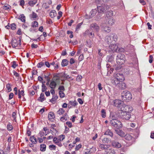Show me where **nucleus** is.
Segmentation results:
<instances>
[{
  "label": "nucleus",
  "instance_id": "obj_33",
  "mask_svg": "<svg viewBox=\"0 0 154 154\" xmlns=\"http://www.w3.org/2000/svg\"><path fill=\"white\" fill-rule=\"evenodd\" d=\"M38 26V23L36 21L33 22L31 24V27L33 28H35Z\"/></svg>",
  "mask_w": 154,
  "mask_h": 154
},
{
  "label": "nucleus",
  "instance_id": "obj_19",
  "mask_svg": "<svg viewBox=\"0 0 154 154\" xmlns=\"http://www.w3.org/2000/svg\"><path fill=\"white\" fill-rule=\"evenodd\" d=\"M101 27L103 30L106 32L109 33L111 31L110 28L109 26H105L104 25H102Z\"/></svg>",
  "mask_w": 154,
  "mask_h": 154
},
{
  "label": "nucleus",
  "instance_id": "obj_32",
  "mask_svg": "<svg viewBox=\"0 0 154 154\" xmlns=\"http://www.w3.org/2000/svg\"><path fill=\"white\" fill-rule=\"evenodd\" d=\"M110 45L109 46V48L112 51H115L117 49V46L115 44H110Z\"/></svg>",
  "mask_w": 154,
  "mask_h": 154
},
{
  "label": "nucleus",
  "instance_id": "obj_30",
  "mask_svg": "<svg viewBox=\"0 0 154 154\" xmlns=\"http://www.w3.org/2000/svg\"><path fill=\"white\" fill-rule=\"evenodd\" d=\"M69 61L66 59H63L61 62V65L62 66L64 67L66 66L68 63Z\"/></svg>",
  "mask_w": 154,
  "mask_h": 154
},
{
  "label": "nucleus",
  "instance_id": "obj_4",
  "mask_svg": "<svg viewBox=\"0 0 154 154\" xmlns=\"http://www.w3.org/2000/svg\"><path fill=\"white\" fill-rule=\"evenodd\" d=\"M122 99L124 100H130L132 98L131 93L128 91H125L122 93Z\"/></svg>",
  "mask_w": 154,
  "mask_h": 154
},
{
  "label": "nucleus",
  "instance_id": "obj_42",
  "mask_svg": "<svg viewBox=\"0 0 154 154\" xmlns=\"http://www.w3.org/2000/svg\"><path fill=\"white\" fill-rule=\"evenodd\" d=\"M101 115L103 118H105L106 116V113L104 109H102L101 111Z\"/></svg>",
  "mask_w": 154,
  "mask_h": 154
},
{
  "label": "nucleus",
  "instance_id": "obj_34",
  "mask_svg": "<svg viewBox=\"0 0 154 154\" xmlns=\"http://www.w3.org/2000/svg\"><path fill=\"white\" fill-rule=\"evenodd\" d=\"M106 154H115V152L114 151L111 149H107L106 151Z\"/></svg>",
  "mask_w": 154,
  "mask_h": 154
},
{
  "label": "nucleus",
  "instance_id": "obj_2",
  "mask_svg": "<svg viewBox=\"0 0 154 154\" xmlns=\"http://www.w3.org/2000/svg\"><path fill=\"white\" fill-rule=\"evenodd\" d=\"M113 12L112 11H109L107 15L106 20L109 25H112L114 24V20L113 19Z\"/></svg>",
  "mask_w": 154,
  "mask_h": 154
},
{
  "label": "nucleus",
  "instance_id": "obj_53",
  "mask_svg": "<svg viewBox=\"0 0 154 154\" xmlns=\"http://www.w3.org/2000/svg\"><path fill=\"white\" fill-rule=\"evenodd\" d=\"M82 23H79L77 25L76 28V30H78L81 27V26L82 25Z\"/></svg>",
  "mask_w": 154,
  "mask_h": 154
},
{
  "label": "nucleus",
  "instance_id": "obj_63",
  "mask_svg": "<svg viewBox=\"0 0 154 154\" xmlns=\"http://www.w3.org/2000/svg\"><path fill=\"white\" fill-rule=\"evenodd\" d=\"M56 127V125L55 124L51 125V127L55 131L57 132L56 130L55 129V128Z\"/></svg>",
  "mask_w": 154,
  "mask_h": 154
},
{
  "label": "nucleus",
  "instance_id": "obj_62",
  "mask_svg": "<svg viewBox=\"0 0 154 154\" xmlns=\"http://www.w3.org/2000/svg\"><path fill=\"white\" fill-rule=\"evenodd\" d=\"M14 94L13 93H11L9 95V99L11 100L12 99L14 96Z\"/></svg>",
  "mask_w": 154,
  "mask_h": 154
},
{
  "label": "nucleus",
  "instance_id": "obj_8",
  "mask_svg": "<svg viewBox=\"0 0 154 154\" xmlns=\"http://www.w3.org/2000/svg\"><path fill=\"white\" fill-rule=\"evenodd\" d=\"M21 40L19 38L13 39L11 42L12 47L16 48L18 46H20L21 45Z\"/></svg>",
  "mask_w": 154,
  "mask_h": 154
},
{
  "label": "nucleus",
  "instance_id": "obj_20",
  "mask_svg": "<svg viewBox=\"0 0 154 154\" xmlns=\"http://www.w3.org/2000/svg\"><path fill=\"white\" fill-rule=\"evenodd\" d=\"M57 86V83L54 81H52L49 85V87L51 89H54Z\"/></svg>",
  "mask_w": 154,
  "mask_h": 154
},
{
  "label": "nucleus",
  "instance_id": "obj_49",
  "mask_svg": "<svg viewBox=\"0 0 154 154\" xmlns=\"http://www.w3.org/2000/svg\"><path fill=\"white\" fill-rule=\"evenodd\" d=\"M12 67L14 68H15L18 65L16 63V62L15 61H14L12 62Z\"/></svg>",
  "mask_w": 154,
  "mask_h": 154
},
{
  "label": "nucleus",
  "instance_id": "obj_38",
  "mask_svg": "<svg viewBox=\"0 0 154 154\" xmlns=\"http://www.w3.org/2000/svg\"><path fill=\"white\" fill-rule=\"evenodd\" d=\"M13 127L11 123L9 122L7 125V129L9 131H11L13 129Z\"/></svg>",
  "mask_w": 154,
  "mask_h": 154
},
{
  "label": "nucleus",
  "instance_id": "obj_35",
  "mask_svg": "<svg viewBox=\"0 0 154 154\" xmlns=\"http://www.w3.org/2000/svg\"><path fill=\"white\" fill-rule=\"evenodd\" d=\"M30 17L31 18L33 19V20H35V19L38 17V16L36 13L33 12L32 14L30 15Z\"/></svg>",
  "mask_w": 154,
  "mask_h": 154
},
{
  "label": "nucleus",
  "instance_id": "obj_17",
  "mask_svg": "<svg viewBox=\"0 0 154 154\" xmlns=\"http://www.w3.org/2000/svg\"><path fill=\"white\" fill-rule=\"evenodd\" d=\"M120 89H124L126 88V86L125 84L124 83L120 82L117 86Z\"/></svg>",
  "mask_w": 154,
  "mask_h": 154
},
{
  "label": "nucleus",
  "instance_id": "obj_39",
  "mask_svg": "<svg viewBox=\"0 0 154 154\" xmlns=\"http://www.w3.org/2000/svg\"><path fill=\"white\" fill-rule=\"evenodd\" d=\"M65 112L63 108L60 109L57 111V113L59 115L63 114Z\"/></svg>",
  "mask_w": 154,
  "mask_h": 154
},
{
  "label": "nucleus",
  "instance_id": "obj_24",
  "mask_svg": "<svg viewBox=\"0 0 154 154\" xmlns=\"http://www.w3.org/2000/svg\"><path fill=\"white\" fill-rule=\"evenodd\" d=\"M105 135H108L111 137H113V133L112 132L110 131V130L108 129L104 133Z\"/></svg>",
  "mask_w": 154,
  "mask_h": 154
},
{
  "label": "nucleus",
  "instance_id": "obj_59",
  "mask_svg": "<svg viewBox=\"0 0 154 154\" xmlns=\"http://www.w3.org/2000/svg\"><path fill=\"white\" fill-rule=\"evenodd\" d=\"M67 120V119L65 116H63L60 119L61 121L64 122Z\"/></svg>",
  "mask_w": 154,
  "mask_h": 154
},
{
  "label": "nucleus",
  "instance_id": "obj_51",
  "mask_svg": "<svg viewBox=\"0 0 154 154\" xmlns=\"http://www.w3.org/2000/svg\"><path fill=\"white\" fill-rule=\"evenodd\" d=\"M45 65V63L42 62H41L37 64V67L38 68H41L42 66Z\"/></svg>",
  "mask_w": 154,
  "mask_h": 154
},
{
  "label": "nucleus",
  "instance_id": "obj_47",
  "mask_svg": "<svg viewBox=\"0 0 154 154\" xmlns=\"http://www.w3.org/2000/svg\"><path fill=\"white\" fill-rule=\"evenodd\" d=\"M44 78H45V80L47 81V82H49L50 80V78L49 77V75H44Z\"/></svg>",
  "mask_w": 154,
  "mask_h": 154
},
{
  "label": "nucleus",
  "instance_id": "obj_26",
  "mask_svg": "<svg viewBox=\"0 0 154 154\" xmlns=\"http://www.w3.org/2000/svg\"><path fill=\"white\" fill-rule=\"evenodd\" d=\"M45 100L44 94V93H42L40 94V97L38 99V100L41 102H42Z\"/></svg>",
  "mask_w": 154,
  "mask_h": 154
},
{
  "label": "nucleus",
  "instance_id": "obj_27",
  "mask_svg": "<svg viewBox=\"0 0 154 154\" xmlns=\"http://www.w3.org/2000/svg\"><path fill=\"white\" fill-rule=\"evenodd\" d=\"M25 94H24V91L23 90H18V98L20 99L21 98V97L23 96Z\"/></svg>",
  "mask_w": 154,
  "mask_h": 154
},
{
  "label": "nucleus",
  "instance_id": "obj_41",
  "mask_svg": "<svg viewBox=\"0 0 154 154\" xmlns=\"http://www.w3.org/2000/svg\"><path fill=\"white\" fill-rule=\"evenodd\" d=\"M97 12V11L96 9H94L92 10L90 12L91 17L94 16Z\"/></svg>",
  "mask_w": 154,
  "mask_h": 154
},
{
  "label": "nucleus",
  "instance_id": "obj_56",
  "mask_svg": "<svg viewBox=\"0 0 154 154\" xmlns=\"http://www.w3.org/2000/svg\"><path fill=\"white\" fill-rule=\"evenodd\" d=\"M11 29L13 30H15L16 28V25L14 23H12L11 25Z\"/></svg>",
  "mask_w": 154,
  "mask_h": 154
},
{
  "label": "nucleus",
  "instance_id": "obj_1",
  "mask_svg": "<svg viewBox=\"0 0 154 154\" xmlns=\"http://www.w3.org/2000/svg\"><path fill=\"white\" fill-rule=\"evenodd\" d=\"M132 110V108L129 106H126L125 107H122L121 109L119 110V114L120 117L126 120H128L131 117L130 112Z\"/></svg>",
  "mask_w": 154,
  "mask_h": 154
},
{
  "label": "nucleus",
  "instance_id": "obj_10",
  "mask_svg": "<svg viewBox=\"0 0 154 154\" xmlns=\"http://www.w3.org/2000/svg\"><path fill=\"white\" fill-rule=\"evenodd\" d=\"M90 29L96 32H98L100 30V27L97 23H92L90 26Z\"/></svg>",
  "mask_w": 154,
  "mask_h": 154
},
{
  "label": "nucleus",
  "instance_id": "obj_23",
  "mask_svg": "<svg viewBox=\"0 0 154 154\" xmlns=\"http://www.w3.org/2000/svg\"><path fill=\"white\" fill-rule=\"evenodd\" d=\"M37 2V0H29L28 4L31 6H33Z\"/></svg>",
  "mask_w": 154,
  "mask_h": 154
},
{
  "label": "nucleus",
  "instance_id": "obj_29",
  "mask_svg": "<svg viewBox=\"0 0 154 154\" xmlns=\"http://www.w3.org/2000/svg\"><path fill=\"white\" fill-rule=\"evenodd\" d=\"M57 15L56 11L54 10L51 11L50 13V16L51 18H54Z\"/></svg>",
  "mask_w": 154,
  "mask_h": 154
},
{
  "label": "nucleus",
  "instance_id": "obj_5",
  "mask_svg": "<svg viewBox=\"0 0 154 154\" xmlns=\"http://www.w3.org/2000/svg\"><path fill=\"white\" fill-rule=\"evenodd\" d=\"M113 105L119 108V110L121 109V108L122 107H125L123 105V102L121 100L116 99L113 101Z\"/></svg>",
  "mask_w": 154,
  "mask_h": 154
},
{
  "label": "nucleus",
  "instance_id": "obj_40",
  "mask_svg": "<svg viewBox=\"0 0 154 154\" xmlns=\"http://www.w3.org/2000/svg\"><path fill=\"white\" fill-rule=\"evenodd\" d=\"M69 104L73 106H75L78 104V103L76 100H74V101H69Z\"/></svg>",
  "mask_w": 154,
  "mask_h": 154
},
{
  "label": "nucleus",
  "instance_id": "obj_48",
  "mask_svg": "<svg viewBox=\"0 0 154 154\" xmlns=\"http://www.w3.org/2000/svg\"><path fill=\"white\" fill-rule=\"evenodd\" d=\"M12 117L14 119V120L15 122H16V118L17 117V114L16 112H14L12 114Z\"/></svg>",
  "mask_w": 154,
  "mask_h": 154
},
{
  "label": "nucleus",
  "instance_id": "obj_57",
  "mask_svg": "<svg viewBox=\"0 0 154 154\" xmlns=\"http://www.w3.org/2000/svg\"><path fill=\"white\" fill-rule=\"evenodd\" d=\"M13 73L14 74V75L16 77H19V74L17 73L15 71H13Z\"/></svg>",
  "mask_w": 154,
  "mask_h": 154
},
{
  "label": "nucleus",
  "instance_id": "obj_12",
  "mask_svg": "<svg viewBox=\"0 0 154 154\" xmlns=\"http://www.w3.org/2000/svg\"><path fill=\"white\" fill-rule=\"evenodd\" d=\"M110 146V145H105L103 144L100 143L99 144V149L102 150H106Z\"/></svg>",
  "mask_w": 154,
  "mask_h": 154
},
{
  "label": "nucleus",
  "instance_id": "obj_22",
  "mask_svg": "<svg viewBox=\"0 0 154 154\" xmlns=\"http://www.w3.org/2000/svg\"><path fill=\"white\" fill-rule=\"evenodd\" d=\"M58 97L57 95H53L52 99L50 100V101L53 103H55L56 101L58 99Z\"/></svg>",
  "mask_w": 154,
  "mask_h": 154
},
{
  "label": "nucleus",
  "instance_id": "obj_44",
  "mask_svg": "<svg viewBox=\"0 0 154 154\" xmlns=\"http://www.w3.org/2000/svg\"><path fill=\"white\" fill-rule=\"evenodd\" d=\"M59 95L60 98H62L64 97L65 96L64 93L62 91H59Z\"/></svg>",
  "mask_w": 154,
  "mask_h": 154
},
{
  "label": "nucleus",
  "instance_id": "obj_31",
  "mask_svg": "<svg viewBox=\"0 0 154 154\" xmlns=\"http://www.w3.org/2000/svg\"><path fill=\"white\" fill-rule=\"evenodd\" d=\"M18 19L20 20L22 22H25L26 21V17L23 14H21L19 16Z\"/></svg>",
  "mask_w": 154,
  "mask_h": 154
},
{
  "label": "nucleus",
  "instance_id": "obj_16",
  "mask_svg": "<svg viewBox=\"0 0 154 154\" xmlns=\"http://www.w3.org/2000/svg\"><path fill=\"white\" fill-rule=\"evenodd\" d=\"M120 82H121L119 80L117 79L115 77H114L112 80V84L116 86H117Z\"/></svg>",
  "mask_w": 154,
  "mask_h": 154
},
{
  "label": "nucleus",
  "instance_id": "obj_25",
  "mask_svg": "<svg viewBox=\"0 0 154 154\" xmlns=\"http://www.w3.org/2000/svg\"><path fill=\"white\" fill-rule=\"evenodd\" d=\"M55 117V116L53 112H50L49 113L48 116V118L49 120H51V119H54Z\"/></svg>",
  "mask_w": 154,
  "mask_h": 154
},
{
  "label": "nucleus",
  "instance_id": "obj_37",
  "mask_svg": "<svg viewBox=\"0 0 154 154\" xmlns=\"http://www.w3.org/2000/svg\"><path fill=\"white\" fill-rule=\"evenodd\" d=\"M40 150L42 152L45 151L46 149V145L44 144H42L40 146Z\"/></svg>",
  "mask_w": 154,
  "mask_h": 154
},
{
  "label": "nucleus",
  "instance_id": "obj_64",
  "mask_svg": "<svg viewBox=\"0 0 154 154\" xmlns=\"http://www.w3.org/2000/svg\"><path fill=\"white\" fill-rule=\"evenodd\" d=\"M98 88L99 89V90H101L103 87L101 86V84L100 83H99L97 85Z\"/></svg>",
  "mask_w": 154,
  "mask_h": 154
},
{
  "label": "nucleus",
  "instance_id": "obj_3",
  "mask_svg": "<svg viewBox=\"0 0 154 154\" xmlns=\"http://www.w3.org/2000/svg\"><path fill=\"white\" fill-rule=\"evenodd\" d=\"M110 123L112 126L117 128H121L122 126L121 122L115 119H111L110 120Z\"/></svg>",
  "mask_w": 154,
  "mask_h": 154
},
{
  "label": "nucleus",
  "instance_id": "obj_36",
  "mask_svg": "<svg viewBox=\"0 0 154 154\" xmlns=\"http://www.w3.org/2000/svg\"><path fill=\"white\" fill-rule=\"evenodd\" d=\"M29 140L30 141L32 142V143L36 144L37 143L36 139L33 136H31L30 137Z\"/></svg>",
  "mask_w": 154,
  "mask_h": 154
},
{
  "label": "nucleus",
  "instance_id": "obj_50",
  "mask_svg": "<svg viewBox=\"0 0 154 154\" xmlns=\"http://www.w3.org/2000/svg\"><path fill=\"white\" fill-rule=\"evenodd\" d=\"M29 26V24L28 23H25L22 25V27L24 29H26Z\"/></svg>",
  "mask_w": 154,
  "mask_h": 154
},
{
  "label": "nucleus",
  "instance_id": "obj_60",
  "mask_svg": "<svg viewBox=\"0 0 154 154\" xmlns=\"http://www.w3.org/2000/svg\"><path fill=\"white\" fill-rule=\"evenodd\" d=\"M10 6L8 5H5L3 6V8L5 10H8L10 8Z\"/></svg>",
  "mask_w": 154,
  "mask_h": 154
},
{
  "label": "nucleus",
  "instance_id": "obj_43",
  "mask_svg": "<svg viewBox=\"0 0 154 154\" xmlns=\"http://www.w3.org/2000/svg\"><path fill=\"white\" fill-rule=\"evenodd\" d=\"M49 149L51 150H55L56 148V146L54 145H50L49 146Z\"/></svg>",
  "mask_w": 154,
  "mask_h": 154
},
{
  "label": "nucleus",
  "instance_id": "obj_13",
  "mask_svg": "<svg viewBox=\"0 0 154 154\" xmlns=\"http://www.w3.org/2000/svg\"><path fill=\"white\" fill-rule=\"evenodd\" d=\"M60 137H63V138L62 139L61 138L58 139L56 137H54L53 138V142L55 144H56L57 143H58L59 141H61L63 140L64 139V135H61L60 136Z\"/></svg>",
  "mask_w": 154,
  "mask_h": 154
},
{
  "label": "nucleus",
  "instance_id": "obj_7",
  "mask_svg": "<svg viewBox=\"0 0 154 154\" xmlns=\"http://www.w3.org/2000/svg\"><path fill=\"white\" fill-rule=\"evenodd\" d=\"M109 8V6L106 4H102L100 6H98L97 8L99 13H101L106 11Z\"/></svg>",
  "mask_w": 154,
  "mask_h": 154
},
{
  "label": "nucleus",
  "instance_id": "obj_11",
  "mask_svg": "<svg viewBox=\"0 0 154 154\" xmlns=\"http://www.w3.org/2000/svg\"><path fill=\"white\" fill-rule=\"evenodd\" d=\"M114 77L119 80L121 82L124 80V76L122 74L117 73L114 74Z\"/></svg>",
  "mask_w": 154,
  "mask_h": 154
},
{
  "label": "nucleus",
  "instance_id": "obj_55",
  "mask_svg": "<svg viewBox=\"0 0 154 154\" xmlns=\"http://www.w3.org/2000/svg\"><path fill=\"white\" fill-rule=\"evenodd\" d=\"M82 147V145L81 144H79L77 145L75 148V150L76 151H77L79 150L80 148H81Z\"/></svg>",
  "mask_w": 154,
  "mask_h": 154
},
{
  "label": "nucleus",
  "instance_id": "obj_52",
  "mask_svg": "<svg viewBox=\"0 0 154 154\" xmlns=\"http://www.w3.org/2000/svg\"><path fill=\"white\" fill-rule=\"evenodd\" d=\"M66 124L68 126L69 128H72V123L70 122H67L66 123Z\"/></svg>",
  "mask_w": 154,
  "mask_h": 154
},
{
  "label": "nucleus",
  "instance_id": "obj_61",
  "mask_svg": "<svg viewBox=\"0 0 154 154\" xmlns=\"http://www.w3.org/2000/svg\"><path fill=\"white\" fill-rule=\"evenodd\" d=\"M75 60L73 58H71L70 60L69 63L70 64H72L75 63Z\"/></svg>",
  "mask_w": 154,
  "mask_h": 154
},
{
  "label": "nucleus",
  "instance_id": "obj_15",
  "mask_svg": "<svg viewBox=\"0 0 154 154\" xmlns=\"http://www.w3.org/2000/svg\"><path fill=\"white\" fill-rule=\"evenodd\" d=\"M115 131L116 133L121 137H124L125 135V133L123 132L122 130L120 129H116L115 130Z\"/></svg>",
  "mask_w": 154,
  "mask_h": 154
},
{
  "label": "nucleus",
  "instance_id": "obj_28",
  "mask_svg": "<svg viewBox=\"0 0 154 154\" xmlns=\"http://www.w3.org/2000/svg\"><path fill=\"white\" fill-rule=\"evenodd\" d=\"M106 67L107 68V70H108V74H109V73H111L112 72L113 70V69L112 68H110V66L109 64L107 63L106 64Z\"/></svg>",
  "mask_w": 154,
  "mask_h": 154
},
{
  "label": "nucleus",
  "instance_id": "obj_46",
  "mask_svg": "<svg viewBox=\"0 0 154 154\" xmlns=\"http://www.w3.org/2000/svg\"><path fill=\"white\" fill-rule=\"evenodd\" d=\"M38 80L41 83H42V84H44L45 83V82H43V77L41 76H39L38 78Z\"/></svg>",
  "mask_w": 154,
  "mask_h": 154
},
{
  "label": "nucleus",
  "instance_id": "obj_6",
  "mask_svg": "<svg viewBox=\"0 0 154 154\" xmlns=\"http://www.w3.org/2000/svg\"><path fill=\"white\" fill-rule=\"evenodd\" d=\"M125 55L122 54H119L117 56L116 62L117 63L122 65L125 62Z\"/></svg>",
  "mask_w": 154,
  "mask_h": 154
},
{
  "label": "nucleus",
  "instance_id": "obj_9",
  "mask_svg": "<svg viewBox=\"0 0 154 154\" xmlns=\"http://www.w3.org/2000/svg\"><path fill=\"white\" fill-rule=\"evenodd\" d=\"M113 37V38H114V40L115 41H116L115 39V38H114L115 37V39H116V35H113V36H111L110 35H108L107 36H106L105 39V42L106 43V44L108 45H109L111 44L112 42V37Z\"/></svg>",
  "mask_w": 154,
  "mask_h": 154
},
{
  "label": "nucleus",
  "instance_id": "obj_58",
  "mask_svg": "<svg viewBox=\"0 0 154 154\" xmlns=\"http://www.w3.org/2000/svg\"><path fill=\"white\" fill-rule=\"evenodd\" d=\"M58 89H59L60 91H64L65 90V89L64 86L62 85H60L59 86Z\"/></svg>",
  "mask_w": 154,
  "mask_h": 154
},
{
  "label": "nucleus",
  "instance_id": "obj_45",
  "mask_svg": "<svg viewBox=\"0 0 154 154\" xmlns=\"http://www.w3.org/2000/svg\"><path fill=\"white\" fill-rule=\"evenodd\" d=\"M42 91L44 92L47 90V88L45 85L44 84H42Z\"/></svg>",
  "mask_w": 154,
  "mask_h": 154
},
{
  "label": "nucleus",
  "instance_id": "obj_18",
  "mask_svg": "<svg viewBox=\"0 0 154 154\" xmlns=\"http://www.w3.org/2000/svg\"><path fill=\"white\" fill-rule=\"evenodd\" d=\"M112 145L115 147L119 148L121 147L120 143L115 141H113L112 142Z\"/></svg>",
  "mask_w": 154,
  "mask_h": 154
},
{
  "label": "nucleus",
  "instance_id": "obj_54",
  "mask_svg": "<svg viewBox=\"0 0 154 154\" xmlns=\"http://www.w3.org/2000/svg\"><path fill=\"white\" fill-rule=\"evenodd\" d=\"M6 88L9 91H10L11 90V89L10 86V84H7L6 85Z\"/></svg>",
  "mask_w": 154,
  "mask_h": 154
},
{
  "label": "nucleus",
  "instance_id": "obj_21",
  "mask_svg": "<svg viewBox=\"0 0 154 154\" xmlns=\"http://www.w3.org/2000/svg\"><path fill=\"white\" fill-rule=\"evenodd\" d=\"M102 141L103 143L104 144H108L111 143V140L109 138H104L102 140Z\"/></svg>",
  "mask_w": 154,
  "mask_h": 154
},
{
  "label": "nucleus",
  "instance_id": "obj_14",
  "mask_svg": "<svg viewBox=\"0 0 154 154\" xmlns=\"http://www.w3.org/2000/svg\"><path fill=\"white\" fill-rule=\"evenodd\" d=\"M124 137L125 139L128 141L132 142L134 139L132 136L129 134H125Z\"/></svg>",
  "mask_w": 154,
  "mask_h": 154
}]
</instances>
